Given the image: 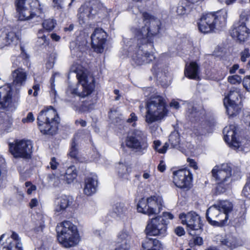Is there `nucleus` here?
I'll list each match as a JSON object with an SVG mask.
<instances>
[{
    "instance_id": "1",
    "label": "nucleus",
    "mask_w": 250,
    "mask_h": 250,
    "mask_svg": "<svg viewBox=\"0 0 250 250\" xmlns=\"http://www.w3.org/2000/svg\"><path fill=\"white\" fill-rule=\"evenodd\" d=\"M143 17L142 25H134L131 28L134 38L124 41L125 50L138 65L149 63L155 59L153 54L145 49L148 46L153 47V37L159 33L161 25L159 19L147 13H144Z\"/></svg>"
},
{
    "instance_id": "2",
    "label": "nucleus",
    "mask_w": 250,
    "mask_h": 250,
    "mask_svg": "<svg viewBox=\"0 0 250 250\" xmlns=\"http://www.w3.org/2000/svg\"><path fill=\"white\" fill-rule=\"evenodd\" d=\"M70 71L76 74L79 83L81 85H69L66 91V100L73 101L71 98L78 96L84 98L90 95L94 88V78L87 75L83 68L78 64H74L70 68Z\"/></svg>"
},
{
    "instance_id": "3",
    "label": "nucleus",
    "mask_w": 250,
    "mask_h": 250,
    "mask_svg": "<svg viewBox=\"0 0 250 250\" xmlns=\"http://www.w3.org/2000/svg\"><path fill=\"white\" fill-rule=\"evenodd\" d=\"M146 122L149 124L161 121L167 114L165 100L160 95L151 96L146 102Z\"/></svg>"
},
{
    "instance_id": "4",
    "label": "nucleus",
    "mask_w": 250,
    "mask_h": 250,
    "mask_svg": "<svg viewBox=\"0 0 250 250\" xmlns=\"http://www.w3.org/2000/svg\"><path fill=\"white\" fill-rule=\"evenodd\" d=\"M57 238L59 243L65 248L76 246L80 237L76 226L71 222L65 221L56 227Z\"/></svg>"
},
{
    "instance_id": "5",
    "label": "nucleus",
    "mask_w": 250,
    "mask_h": 250,
    "mask_svg": "<svg viewBox=\"0 0 250 250\" xmlns=\"http://www.w3.org/2000/svg\"><path fill=\"white\" fill-rule=\"evenodd\" d=\"M37 120L39 129L42 134L53 135L56 133L60 119L56 110L52 106L42 110Z\"/></svg>"
},
{
    "instance_id": "6",
    "label": "nucleus",
    "mask_w": 250,
    "mask_h": 250,
    "mask_svg": "<svg viewBox=\"0 0 250 250\" xmlns=\"http://www.w3.org/2000/svg\"><path fill=\"white\" fill-rule=\"evenodd\" d=\"M16 10L20 21L29 20L43 13V6L38 0H16Z\"/></svg>"
},
{
    "instance_id": "7",
    "label": "nucleus",
    "mask_w": 250,
    "mask_h": 250,
    "mask_svg": "<svg viewBox=\"0 0 250 250\" xmlns=\"http://www.w3.org/2000/svg\"><path fill=\"white\" fill-rule=\"evenodd\" d=\"M227 20V12L222 10L217 15L208 13L203 15L198 23L199 30L203 33H208L214 29H219L225 26Z\"/></svg>"
},
{
    "instance_id": "8",
    "label": "nucleus",
    "mask_w": 250,
    "mask_h": 250,
    "mask_svg": "<svg viewBox=\"0 0 250 250\" xmlns=\"http://www.w3.org/2000/svg\"><path fill=\"white\" fill-rule=\"evenodd\" d=\"M232 169L228 164L215 166L211 171L212 176L217 181L216 187L217 193L220 194L229 188L232 182Z\"/></svg>"
},
{
    "instance_id": "9",
    "label": "nucleus",
    "mask_w": 250,
    "mask_h": 250,
    "mask_svg": "<svg viewBox=\"0 0 250 250\" xmlns=\"http://www.w3.org/2000/svg\"><path fill=\"white\" fill-rule=\"evenodd\" d=\"M163 200L159 196H151L146 199L142 198L138 202L137 209L139 212L148 215L157 214L160 212Z\"/></svg>"
},
{
    "instance_id": "10",
    "label": "nucleus",
    "mask_w": 250,
    "mask_h": 250,
    "mask_svg": "<svg viewBox=\"0 0 250 250\" xmlns=\"http://www.w3.org/2000/svg\"><path fill=\"white\" fill-rule=\"evenodd\" d=\"M127 147L139 155H143L148 147L145 133L140 129H135L125 140Z\"/></svg>"
},
{
    "instance_id": "11",
    "label": "nucleus",
    "mask_w": 250,
    "mask_h": 250,
    "mask_svg": "<svg viewBox=\"0 0 250 250\" xmlns=\"http://www.w3.org/2000/svg\"><path fill=\"white\" fill-rule=\"evenodd\" d=\"M179 218L183 225H186L191 235H198L203 231V224L200 217L194 212L182 213Z\"/></svg>"
},
{
    "instance_id": "12",
    "label": "nucleus",
    "mask_w": 250,
    "mask_h": 250,
    "mask_svg": "<svg viewBox=\"0 0 250 250\" xmlns=\"http://www.w3.org/2000/svg\"><path fill=\"white\" fill-rule=\"evenodd\" d=\"M10 153L15 158L28 159L32 153L33 144L30 140H16L9 144Z\"/></svg>"
},
{
    "instance_id": "13",
    "label": "nucleus",
    "mask_w": 250,
    "mask_h": 250,
    "mask_svg": "<svg viewBox=\"0 0 250 250\" xmlns=\"http://www.w3.org/2000/svg\"><path fill=\"white\" fill-rule=\"evenodd\" d=\"M167 224L166 219L161 216L152 218L147 221L145 232L147 236L163 237L166 234Z\"/></svg>"
},
{
    "instance_id": "14",
    "label": "nucleus",
    "mask_w": 250,
    "mask_h": 250,
    "mask_svg": "<svg viewBox=\"0 0 250 250\" xmlns=\"http://www.w3.org/2000/svg\"><path fill=\"white\" fill-rule=\"evenodd\" d=\"M240 97V89L233 87L224 98V104L226 108V112L229 116L236 115L239 112L241 108L238 103Z\"/></svg>"
},
{
    "instance_id": "15",
    "label": "nucleus",
    "mask_w": 250,
    "mask_h": 250,
    "mask_svg": "<svg viewBox=\"0 0 250 250\" xmlns=\"http://www.w3.org/2000/svg\"><path fill=\"white\" fill-rule=\"evenodd\" d=\"M99 9V5L97 2L88 3L82 5L79 9L77 15L80 24L83 26L89 20L94 19Z\"/></svg>"
},
{
    "instance_id": "16",
    "label": "nucleus",
    "mask_w": 250,
    "mask_h": 250,
    "mask_svg": "<svg viewBox=\"0 0 250 250\" xmlns=\"http://www.w3.org/2000/svg\"><path fill=\"white\" fill-rule=\"evenodd\" d=\"M207 219L210 224L214 226L222 227L228 221L229 215L222 213L219 208L214 205L210 207L207 210Z\"/></svg>"
},
{
    "instance_id": "17",
    "label": "nucleus",
    "mask_w": 250,
    "mask_h": 250,
    "mask_svg": "<svg viewBox=\"0 0 250 250\" xmlns=\"http://www.w3.org/2000/svg\"><path fill=\"white\" fill-rule=\"evenodd\" d=\"M192 179V174L189 170L183 169L173 172V183L179 188L188 189Z\"/></svg>"
},
{
    "instance_id": "18",
    "label": "nucleus",
    "mask_w": 250,
    "mask_h": 250,
    "mask_svg": "<svg viewBox=\"0 0 250 250\" xmlns=\"http://www.w3.org/2000/svg\"><path fill=\"white\" fill-rule=\"evenodd\" d=\"M239 23L235 25L232 30L231 36L240 42H245L249 37L250 30L246 26V21L248 17L246 16H241Z\"/></svg>"
},
{
    "instance_id": "19",
    "label": "nucleus",
    "mask_w": 250,
    "mask_h": 250,
    "mask_svg": "<svg viewBox=\"0 0 250 250\" xmlns=\"http://www.w3.org/2000/svg\"><path fill=\"white\" fill-rule=\"evenodd\" d=\"M106 33L102 28H96L91 36V44L95 51L102 53L105 42Z\"/></svg>"
},
{
    "instance_id": "20",
    "label": "nucleus",
    "mask_w": 250,
    "mask_h": 250,
    "mask_svg": "<svg viewBox=\"0 0 250 250\" xmlns=\"http://www.w3.org/2000/svg\"><path fill=\"white\" fill-rule=\"evenodd\" d=\"M236 130V126L234 125L226 126L223 130L224 140L231 148L234 149H238L241 145V143L235 137Z\"/></svg>"
},
{
    "instance_id": "21",
    "label": "nucleus",
    "mask_w": 250,
    "mask_h": 250,
    "mask_svg": "<svg viewBox=\"0 0 250 250\" xmlns=\"http://www.w3.org/2000/svg\"><path fill=\"white\" fill-rule=\"evenodd\" d=\"M73 202L72 197L62 195L56 199L55 201L54 211L55 214L59 215L65 211L66 208L71 206Z\"/></svg>"
},
{
    "instance_id": "22",
    "label": "nucleus",
    "mask_w": 250,
    "mask_h": 250,
    "mask_svg": "<svg viewBox=\"0 0 250 250\" xmlns=\"http://www.w3.org/2000/svg\"><path fill=\"white\" fill-rule=\"evenodd\" d=\"M132 238L130 233L126 230L120 231L117 235L118 246L115 250H130Z\"/></svg>"
},
{
    "instance_id": "23",
    "label": "nucleus",
    "mask_w": 250,
    "mask_h": 250,
    "mask_svg": "<svg viewBox=\"0 0 250 250\" xmlns=\"http://www.w3.org/2000/svg\"><path fill=\"white\" fill-rule=\"evenodd\" d=\"M12 75L13 79V86L19 90L25 84L27 79V73L22 68H18L12 72Z\"/></svg>"
},
{
    "instance_id": "24",
    "label": "nucleus",
    "mask_w": 250,
    "mask_h": 250,
    "mask_svg": "<svg viewBox=\"0 0 250 250\" xmlns=\"http://www.w3.org/2000/svg\"><path fill=\"white\" fill-rule=\"evenodd\" d=\"M129 206L123 203H117L115 204L111 212V215L120 219H124L128 213Z\"/></svg>"
},
{
    "instance_id": "25",
    "label": "nucleus",
    "mask_w": 250,
    "mask_h": 250,
    "mask_svg": "<svg viewBox=\"0 0 250 250\" xmlns=\"http://www.w3.org/2000/svg\"><path fill=\"white\" fill-rule=\"evenodd\" d=\"M12 88L8 85L0 87V105L5 107L11 102Z\"/></svg>"
},
{
    "instance_id": "26",
    "label": "nucleus",
    "mask_w": 250,
    "mask_h": 250,
    "mask_svg": "<svg viewBox=\"0 0 250 250\" xmlns=\"http://www.w3.org/2000/svg\"><path fill=\"white\" fill-rule=\"evenodd\" d=\"M199 65L195 62L187 63L185 69V75L191 79L197 80L199 78Z\"/></svg>"
},
{
    "instance_id": "27",
    "label": "nucleus",
    "mask_w": 250,
    "mask_h": 250,
    "mask_svg": "<svg viewBox=\"0 0 250 250\" xmlns=\"http://www.w3.org/2000/svg\"><path fill=\"white\" fill-rule=\"evenodd\" d=\"M143 250H160L161 244L156 239L146 237L142 243Z\"/></svg>"
},
{
    "instance_id": "28",
    "label": "nucleus",
    "mask_w": 250,
    "mask_h": 250,
    "mask_svg": "<svg viewBox=\"0 0 250 250\" xmlns=\"http://www.w3.org/2000/svg\"><path fill=\"white\" fill-rule=\"evenodd\" d=\"M97 179L95 178L88 177L85 180V186L83 188L84 193L90 196L95 193L97 187Z\"/></svg>"
},
{
    "instance_id": "29",
    "label": "nucleus",
    "mask_w": 250,
    "mask_h": 250,
    "mask_svg": "<svg viewBox=\"0 0 250 250\" xmlns=\"http://www.w3.org/2000/svg\"><path fill=\"white\" fill-rule=\"evenodd\" d=\"M193 3L188 0H182L178 3L176 12L179 15H183L189 12L193 8Z\"/></svg>"
},
{
    "instance_id": "30",
    "label": "nucleus",
    "mask_w": 250,
    "mask_h": 250,
    "mask_svg": "<svg viewBox=\"0 0 250 250\" xmlns=\"http://www.w3.org/2000/svg\"><path fill=\"white\" fill-rule=\"evenodd\" d=\"M61 177H63L64 181L67 184H70L76 178L77 173L74 166H70L66 170L64 174H62Z\"/></svg>"
},
{
    "instance_id": "31",
    "label": "nucleus",
    "mask_w": 250,
    "mask_h": 250,
    "mask_svg": "<svg viewBox=\"0 0 250 250\" xmlns=\"http://www.w3.org/2000/svg\"><path fill=\"white\" fill-rule=\"evenodd\" d=\"M62 174L57 173L49 174L47 176L48 182L51 184L54 187H60L62 185V181H64L63 177H61Z\"/></svg>"
},
{
    "instance_id": "32",
    "label": "nucleus",
    "mask_w": 250,
    "mask_h": 250,
    "mask_svg": "<svg viewBox=\"0 0 250 250\" xmlns=\"http://www.w3.org/2000/svg\"><path fill=\"white\" fill-rule=\"evenodd\" d=\"M215 205L222 211V213H225L228 215H229V213L232 210L233 208L232 203L228 200L220 201Z\"/></svg>"
},
{
    "instance_id": "33",
    "label": "nucleus",
    "mask_w": 250,
    "mask_h": 250,
    "mask_svg": "<svg viewBox=\"0 0 250 250\" xmlns=\"http://www.w3.org/2000/svg\"><path fill=\"white\" fill-rule=\"evenodd\" d=\"M11 237L13 239V242L9 245L7 250H9V248L11 247L14 250H22V245L21 242V239L19 235L15 232L13 231Z\"/></svg>"
},
{
    "instance_id": "34",
    "label": "nucleus",
    "mask_w": 250,
    "mask_h": 250,
    "mask_svg": "<svg viewBox=\"0 0 250 250\" xmlns=\"http://www.w3.org/2000/svg\"><path fill=\"white\" fill-rule=\"evenodd\" d=\"M116 169L120 176L128 174L131 171V167L125 162H120L117 165Z\"/></svg>"
},
{
    "instance_id": "35",
    "label": "nucleus",
    "mask_w": 250,
    "mask_h": 250,
    "mask_svg": "<svg viewBox=\"0 0 250 250\" xmlns=\"http://www.w3.org/2000/svg\"><path fill=\"white\" fill-rule=\"evenodd\" d=\"M169 142L172 148L178 149L180 147V135L177 131H173L170 134Z\"/></svg>"
},
{
    "instance_id": "36",
    "label": "nucleus",
    "mask_w": 250,
    "mask_h": 250,
    "mask_svg": "<svg viewBox=\"0 0 250 250\" xmlns=\"http://www.w3.org/2000/svg\"><path fill=\"white\" fill-rule=\"evenodd\" d=\"M69 154L71 158L77 160L78 158V145L77 142H76L75 137L74 138L71 143Z\"/></svg>"
},
{
    "instance_id": "37",
    "label": "nucleus",
    "mask_w": 250,
    "mask_h": 250,
    "mask_svg": "<svg viewBox=\"0 0 250 250\" xmlns=\"http://www.w3.org/2000/svg\"><path fill=\"white\" fill-rule=\"evenodd\" d=\"M220 244L222 246H225L229 248H235L236 246V240L232 237H229L228 238H221L220 239Z\"/></svg>"
},
{
    "instance_id": "38",
    "label": "nucleus",
    "mask_w": 250,
    "mask_h": 250,
    "mask_svg": "<svg viewBox=\"0 0 250 250\" xmlns=\"http://www.w3.org/2000/svg\"><path fill=\"white\" fill-rule=\"evenodd\" d=\"M240 60L242 62H246L248 59L249 62L246 65L247 69H249L250 68V53L248 48H245L244 50L241 52L240 54Z\"/></svg>"
},
{
    "instance_id": "39",
    "label": "nucleus",
    "mask_w": 250,
    "mask_h": 250,
    "mask_svg": "<svg viewBox=\"0 0 250 250\" xmlns=\"http://www.w3.org/2000/svg\"><path fill=\"white\" fill-rule=\"evenodd\" d=\"M18 40V37L16 34L13 31H10L6 34L4 44L5 45H8L14 42H16Z\"/></svg>"
},
{
    "instance_id": "40",
    "label": "nucleus",
    "mask_w": 250,
    "mask_h": 250,
    "mask_svg": "<svg viewBox=\"0 0 250 250\" xmlns=\"http://www.w3.org/2000/svg\"><path fill=\"white\" fill-rule=\"evenodd\" d=\"M74 0H53V6L57 9L62 8L64 4H68L70 6Z\"/></svg>"
},
{
    "instance_id": "41",
    "label": "nucleus",
    "mask_w": 250,
    "mask_h": 250,
    "mask_svg": "<svg viewBox=\"0 0 250 250\" xmlns=\"http://www.w3.org/2000/svg\"><path fill=\"white\" fill-rule=\"evenodd\" d=\"M187 114L189 119L192 121L196 120V118L199 114V112L192 106H190L188 107Z\"/></svg>"
},
{
    "instance_id": "42",
    "label": "nucleus",
    "mask_w": 250,
    "mask_h": 250,
    "mask_svg": "<svg viewBox=\"0 0 250 250\" xmlns=\"http://www.w3.org/2000/svg\"><path fill=\"white\" fill-rule=\"evenodd\" d=\"M42 26L47 31H50L55 27V23L53 20L48 19L42 22Z\"/></svg>"
},
{
    "instance_id": "43",
    "label": "nucleus",
    "mask_w": 250,
    "mask_h": 250,
    "mask_svg": "<svg viewBox=\"0 0 250 250\" xmlns=\"http://www.w3.org/2000/svg\"><path fill=\"white\" fill-rule=\"evenodd\" d=\"M228 82L231 84H240L242 81L240 76L238 75L229 76L228 77Z\"/></svg>"
},
{
    "instance_id": "44",
    "label": "nucleus",
    "mask_w": 250,
    "mask_h": 250,
    "mask_svg": "<svg viewBox=\"0 0 250 250\" xmlns=\"http://www.w3.org/2000/svg\"><path fill=\"white\" fill-rule=\"evenodd\" d=\"M208 132V129L206 127H203L199 125L193 129V133L197 136L203 135Z\"/></svg>"
},
{
    "instance_id": "45",
    "label": "nucleus",
    "mask_w": 250,
    "mask_h": 250,
    "mask_svg": "<svg viewBox=\"0 0 250 250\" xmlns=\"http://www.w3.org/2000/svg\"><path fill=\"white\" fill-rule=\"evenodd\" d=\"M38 42L42 45L48 44L46 36L43 34V30L41 29L38 33Z\"/></svg>"
},
{
    "instance_id": "46",
    "label": "nucleus",
    "mask_w": 250,
    "mask_h": 250,
    "mask_svg": "<svg viewBox=\"0 0 250 250\" xmlns=\"http://www.w3.org/2000/svg\"><path fill=\"white\" fill-rule=\"evenodd\" d=\"M242 194L246 197L250 199V178L243 189Z\"/></svg>"
},
{
    "instance_id": "47",
    "label": "nucleus",
    "mask_w": 250,
    "mask_h": 250,
    "mask_svg": "<svg viewBox=\"0 0 250 250\" xmlns=\"http://www.w3.org/2000/svg\"><path fill=\"white\" fill-rule=\"evenodd\" d=\"M243 84L246 90L250 92V76H247L244 77L243 81Z\"/></svg>"
},
{
    "instance_id": "48",
    "label": "nucleus",
    "mask_w": 250,
    "mask_h": 250,
    "mask_svg": "<svg viewBox=\"0 0 250 250\" xmlns=\"http://www.w3.org/2000/svg\"><path fill=\"white\" fill-rule=\"evenodd\" d=\"M59 165V163L56 161V158L55 157H52L49 163V166H48L47 168H48L50 167L52 169L55 170L57 169Z\"/></svg>"
},
{
    "instance_id": "49",
    "label": "nucleus",
    "mask_w": 250,
    "mask_h": 250,
    "mask_svg": "<svg viewBox=\"0 0 250 250\" xmlns=\"http://www.w3.org/2000/svg\"><path fill=\"white\" fill-rule=\"evenodd\" d=\"M25 187L27 188V193L28 194H31L33 191H34L36 189V187L35 186L32 185L30 182H27L25 183Z\"/></svg>"
},
{
    "instance_id": "50",
    "label": "nucleus",
    "mask_w": 250,
    "mask_h": 250,
    "mask_svg": "<svg viewBox=\"0 0 250 250\" xmlns=\"http://www.w3.org/2000/svg\"><path fill=\"white\" fill-rule=\"evenodd\" d=\"M38 217L42 220V222L41 223L39 227H36L35 229V231H36L37 232H39L40 231H42L43 228L44 227V216H43L42 215H40L38 216Z\"/></svg>"
},
{
    "instance_id": "51",
    "label": "nucleus",
    "mask_w": 250,
    "mask_h": 250,
    "mask_svg": "<svg viewBox=\"0 0 250 250\" xmlns=\"http://www.w3.org/2000/svg\"><path fill=\"white\" fill-rule=\"evenodd\" d=\"M34 117L32 112H29L28 113L26 118H24L22 120V122H29L31 123L34 121Z\"/></svg>"
},
{
    "instance_id": "52",
    "label": "nucleus",
    "mask_w": 250,
    "mask_h": 250,
    "mask_svg": "<svg viewBox=\"0 0 250 250\" xmlns=\"http://www.w3.org/2000/svg\"><path fill=\"white\" fill-rule=\"evenodd\" d=\"M193 241L195 245L201 246L203 244V240L201 237L196 236L193 238Z\"/></svg>"
},
{
    "instance_id": "53",
    "label": "nucleus",
    "mask_w": 250,
    "mask_h": 250,
    "mask_svg": "<svg viewBox=\"0 0 250 250\" xmlns=\"http://www.w3.org/2000/svg\"><path fill=\"white\" fill-rule=\"evenodd\" d=\"M175 233L179 236H182L185 234V230L182 227H178L175 229Z\"/></svg>"
},
{
    "instance_id": "54",
    "label": "nucleus",
    "mask_w": 250,
    "mask_h": 250,
    "mask_svg": "<svg viewBox=\"0 0 250 250\" xmlns=\"http://www.w3.org/2000/svg\"><path fill=\"white\" fill-rule=\"evenodd\" d=\"M243 121L246 125L250 126V113L245 114L243 118Z\"/></svg>"
},
{
    "instance_id": "55",
    "label": "nucleus",
    "mask_w": 250,
    "mask_h": 250,
    "mask_svg": "<svg viewBox=\"0 0 250 250\" xmlns=\"http://www.w3.org/2000/svg\"><path fill=\"white\" fill-rule=\"evenodd\" d=\"M137 120V117L136 116L134 113H131L130 115V118L127 120L128 123H132L136 121Z\"/></svg>"
},
{
    "instance_id": "56",
    "label": "nucleus",
    "mask_w": 250,
    "mask_h": 250,
    "mask_svg": "<svg viewBox=\"0 0 250 250\" xmlns=\"http://www.w3.org/2000/svg\"><path fill=\"white\" fill-rule=\"evenodd\" d=\"M239 66L238 64H235L229 68V72L230 74H234L236 71L238 69Z\"/></svg>"
},
{
    "instance_id": "57",
    "label": "nucleus",
    "mask_w": 250,
    "mask_h": 250,
    "mask_svg": "<svg viewBox=\"0 0 250 250\" xmlns=\"http://www.w3.org/2000/svg\"><path fill=\"white\" fill-rule=\"evenodd\" d=\"M168 146V144L167 143H166L161 148H159L158 152L162 154L166 153Z\"/></svg>"
},
{
    "instance_id": "58",
    "label": "nucleus",
    "mask_w": 250,
    "mask_h": 250,
    "mask_svg": "<svg viewBox=\"0 0 250 250\" xmlns=\"http://www.w3.org/2000/svg\"><path fill=\"white\" fill-rule=\"evenodd\" d=\"M188 162L189 163V165L191 167H193L194 169H197L196 163L193 159L188 158Z\"/></svg>"
},
{
    "instance_id": "59",
    "label": "nucleus",
    "mask_w": 250,
    "mask_h": 250,
    "mask_svg": "<svg viewBox=\"0 0 250 250\" xmlns=\"http://www.w3.org/2000/svg\"><path fill=\"white\" fill-rule=\"evenodd\" d=\"M162 217H163L166 220L167 218H168L169 219H172L174 218L173 215L171 213L167 212H163V216Z\"/></svg>"
},
{
    "instance_id": "60",
    "label": "nucleus",
    "mask_w": 250,
    "mask_h": 250,
    "mask_svg": "<svg viewBox=\"0 0 250 250\" xmlns=\"http://www.w3.org/2000/svg\"><path fill=\"white\" fill-rule=\"evenodd\" d=\"M170 106L174 107L175 109H178L180 108V105L178 102L172 100L170 103Z\"/></svg>"
},
{
    "instance_id": "61",
    "label": "nucleus",
    "mask_w": 250,
    "mask_h": 250,
    "mask_svg": "<svg viewBox=\"0 0 250 250\" xmlns=\"http://www.w3.org/2000/svg\"><path fill=\"white\" fill-rule=\"evenodd\" d=\"M158 169L160 172H164L166 169V166L163 161H161L159 165L158 166Z\"/></svg>"
},
{
    "instance_id": "62",
    "label": "nucleus",
    "mask_w": 250,
    "mask_h": 250,
    "mask_svg": "<svg viewBox=\"0 0 250 250\" xmlns=\"http://www.w3.org/2000/svg\"><path fill=\"white\" fill-rule=\"evenodd\" d=\"M38 205V201L37 199L36 198L32 199L29 203V205H30V207L31 208L35 207L37 206Z\"/></svg>"
},
{
    "instance_id": "63",
    "label": "nucleus",
    "mask_w": 250,
    "mask_h": 250,
    "mask_svg": "<svg viewBox=\"0 0 250 250\" xmlns=\"http://www.w3.org/2000/svg\"><path fill=\"white\" fill-rule=\"evenodd\" d=\"M161 142L159 140H155L153 142V148L154 149L156 150L157 152H158V150L159 148H158L159 146L161 145Z\"/></svg>"
},
{
    "instance_id": "64",
    "label": "nucleus",
    "mask_w": 250,
    "mask_h": 250,
    "mask_svg": "<svg viewBox=\"0 0 250 250\" xmlns=\"http://www.w3.org/2000/svg\"><path fill=\"white\" fill-rule=\"evenodd\" d=\"M33 89L34 90L33 95L34 96H37L38 95V91L40 89V85L39 84H35L33 86Z\"/></svg>"
}]
</instances>
